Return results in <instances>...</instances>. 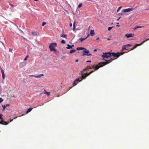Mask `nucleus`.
<instances>
[{
	"instance_id": "f257e3e1",
	"label": "nucleus",
	"mask_w": 149,
	"mask_h": 149,
	"mask_svg": "<svg viewBox=\"0 0 149 149\" xmlns=\"http://www.w3.org/2000/svg\"><path fill=\"white\" fill-rule=\"evenodd\" d=\"M103 59L104 60L106 61V62H100V63H99L98 64L96 65L95 66L94 65L92 66V67L94 69H95L94 70H93L94 71L96 70H98L100 68L102 67L104 65L108 64L113 60L111 58H110L109 60H107L105 59L104 58H103Z\"/></svg>"
},
{
	"instance_id": "f03ea898",
	"label": "nucleus",
	"mask_w": 149,
	"mask_h": 149,
	"mask_svg": "<svg viewBox=\"0 0 149 149\" xmlns=\"http://www.w3.org/2000/svg\"><path fill=\"white\" fill-rule=\"evenodd\" d=\"M89 68H90V67H86L85 69H83V70L81 71V77H80V81H82L83 79H85L86 77L89 75L91 74L94 71H91L89 73H85L84 74H83V72H84V70L85 71L87 70H88Z\"/></svg>"
},
{
	"instance_id": "7ed1b4c3",
	"label": "nucleus",
	"mask_w": 149,
	"mask_h": 149,
	"mask_svg": "<svg viewBox=\"0 0 149 149\" xmlns=\"http://www.w3.org/2000/svg\"><path fill=\"white\" fill-rule=\"evenodd\" d=\"M124 53L123 52H120L117 53H114L113 52L110 53V55L114 57H118L121 55L123 54Z\"/></svg>"
},
{
	"instance_id": "20e7f679",
	"label": "nucleus",
	"mask_w": 149,
	"mask_h": 149,
	"mask_svg": "<svg viewBox=\"0 0 149 149\" xmlns=\"http://www.w3.org/2000/svg\"><path fill=\"white\" fill-rule=\"evenodd\" d=\"M57 44L56 43H51L49 46L50 51H53L54 49V47L57 46Z\"/></svg>"
},
{
	"instance_id": "39448f33",
	"label": "nucleus",
	"mask_w": 149,
	"mask_h": 149,
	"mask_svg": "<svg viewBox=\"0 0 149 149\" xmlns=\"http://www.w3.org/2000/svg\"><path fill=\"white\" fill-rule=\"evenodd\" d=\"M111 56L110 55V52L103 53V54L102 55V57L103 58H107Z\"/></svg>"
},
{
	"instance_id": "423d86ee",
	"label": "nucleus",
	"mask_w": 149,
	"mask_h": 149,
	"mask_svg": "<svg viewBox=\"0 0 149 149\" xmlns=\"http://www.w3.org/2000/svg\"><path fill=\"white\" fill-rule=\"evenodd\" d=\"M134 9V8H129L127 9H123L122 10V11L123 12H130Z\"/></svg>"
},
{
	"instance_id": "0eeeda50",
	"label": "nucleus",
	"mask_w": 149,
	"mask_h": 149,
	"mask_svg": "<svg viewBox=\"0 0 149 149\" xmlns=\"http://www.w3.org/2000/svg\"><path fill=\"white\" fill-rule=\"evenodd\" d=\"M149 40V38L148 39L146 40H144L140 44H137L136 45L134 46L131 49V50H133V49H134L136 48L138 46H139L140 45H141L144 42H145Z\"/></svg>"
},
{
	"instance_id": "6e6552de",
	"label": "nucleus",
	"mask_w": 149,
	"mask_h": 149,
	"mask_svg": "<svg viewBox=\"0 0 149 149\" xmlns=\"http://www.w3.org/2000/svg\"><path fill=\"white\" fill-rule=\"evenodd\" d=\"M89 53V51L88 50L86 51L85 50L84 51V54L82 55V56L84 55H87L88 56H92V55L91 54H89L88 53Z\"/></svg>"
},
{
	"instance_id": "1a4fd4ad",
	"label": "nucleus",
	"mask_w": 149,
	"mask_h": 149,
	"mask_svg": "<svg viewBox=\"0 0 149 149\" xmlns=\"http://www.w3.org/2000/svg\"><path fill=\"white\" fill-rule=\"evenodd\" d=\"M134 33H131L130 34L127 33L125 35V36L127 38H129L131 37H132L134 36Z\"/></svg>"
},
{
	"instance_id": "9d476101",
	"label": "nucleus",
	"mask_w": 149,
	"mask_h": 149,
	"mask_svg": "<svg viewBox=\"0 0 149 149\" xmlns=\"http://www.w3.org/2000/svg\"><path fill=\"white\" fill-rule=\"evenodd\" d=\"M44 76L43 74H41L38 75H30L29 76L30 77H33L36 78H40L42 77V76Z\"/></svg>"
},
{
	"instance_id": "9b49d317",
	"label": "nucleus",
	"mask_w": 149,
	"mask_h": 149,
	"mask_svg": "<svg viewBox=\"0 0 149 149\" xmlns=\"http://www.w3.org/2000/svg\"><path fill=\"white\" fill-rule=\"evenodd\" d=\"M1 71L2 73V78L3 79L5 78V76L4 73V70L1 68Z\"/></svg>"
},
{
	"instance_id": "f8f14e48",
	"label": "nucleus",
	"mask_w": 149,
	"mask_h": 149,
	"mask_svg": "<svg viewBox=\"0 0 149 149\" xmlns=\"http://www.w3.org/2000/svg\"><path fill=\"white\" fill-rule=\"evenodd\" d=\"M0 124L2 125H7L8 123L4 121L3 120H1L0 122Z\"/></svg>"
},
{
	"instance_id": "ddd939ff",
	"label": "nucleus",
	"mask_w": 149,
	"mask_h": 149,
	"mask_svg": "<svg viewBox=\"0 0 149 149\" xmlns=\"http://www.w3.org/2000/svg\"><path fill=\"white\" fill-rule=\"evenodd\" d=\"M89 35H88L85 38H80L79 39V40H80V42H81L82 41H83L84 40H86L88 37H89Z\"/></svg>"
},
{
	"instance_id": "4468645a",
	"label": "nucleus",
	"mask_w": 149,
	"mask_h": 149,
	"mask_svg": "<svg viewBox=\"0 0 149 149\" xmlns=\"http://www.w3.org/2000/svg\"><path fill=\"white\" fill-rule=\"evenodd\" d=\"M128 46H127V45H123L122 47L123 50L128 49Z\"/></svg>"
},
{
	"instance_id": "2eb2a0df",
	"label": "nucleus",
	"mask_w": 149,
	"mask_h": 149,
	"mask_svg": "<svg viewBox=\"0 0 149 149\" xmlns=\"http://www.w3.org/2000/svg\"><path fill=\"white\" fill-rule=\"evenodd\" d=\"M84 49H85V50H86V48L82 47H78L77 48V50H82Z\"/></svg>"
},
{
	"instance_id": "dca6fc26",
	"label": "nucleus",
	"mask_w": 149,
	"mask_h": 149,
	"mask_svg": "<svg viewBox=\"0 0 149 149\" xmlns=\"http://www.w3.org/2000/svg\"><path fill=\"white\" fill-rule=\"evenodd\" d=\"M62 31H63V30ZM61 36L62 37L64 38H66L67 35H66L64 34H63H63L61 35Z\"/></svg>"
},
{
	"instance_id": "f3484780",
	"label": "nucleus",
	"mask_w": 149,
	"mask_h": 149,
	"mask_svg": "<svg viewBox=\"0 0 149 149\" xmlns=\"http://www.w3.org/2000/svg\"><path fill=\"white\" fill-rule=\"evenodd\" d=\"M95 34L94 33V31L93 30H91L90 32V34L91 36H93V35Z\"/></svg>"
},
{
	"instance_id": "a211bd4d",
	"label": "nucleus",
	"mask_w": 149,
	"mask_h": 149,
	"mask_svg": "<svg viewBox=\"0 0 149 149\" xmlns=\"http://www.w3.org/2000/svg\"><path fill=\"white\" fill-rule=\"evenodd\" d=\"M32 34L34 36H36L38 35V33L36 32H32Z\"/></svg>"
},
{
	"instance_id": "6ab92c4d",
	"label": "nucleus",
	"mask_w": 149,
	"mask_h": 149,
	"mask_svg": "<svg viewBox=\"0 0 149 149\" xmlns=\"http://www.w3.org/2000/svg\"><path fill=\"white\" fill-rule=\"evenodd\" d=\"M32 109H33L32 108H29L28 109V110H27V111H26V113H28L29 112H30L32 110Z\"/></svg>"
},
{
	"instance_id": "aec40b11",
	"label": "nucleus",
	"mask_w": 149,
	"mask_h": 149,
	"mask_svg": "<svg viewBox=\"0 0 149 149\" xmlns=\"http://www.w3.org/2000/svg\"><path fill=\"white\" fill-rule=\"evenodd\" d=\"M53 51H54V53L56 54H59V52L57 51L56 49H54V50H53Z\"/></svg>"
},
{
	"instance_id": "412c9836",
	"label": "nucleus",
	"mask_w": 149,
	"mask_h": 149,
	"mask_svg": "<svg viewBox=\"0 0 149 149\" xmlns=\"http://www.w3.org/2000/svg\"><path fill=\"white\" fill-rule=\"evenodd\" d=\"M144 26H137V27H134L133 28V29L134 30H135L137 28H140L142 27H143Z\"/></svg>"
},
{
	"instance_id": "4be33fe9",
	"label": "nucleus",
	"mask_w": 149,
	"mask_h": 149,
	"mask_svg": "<svg viewBox=\"0 0 149 149\" xmlns=\"http://www.w3.org/2000/svg\"><path fill=\"white\" fill-rule=\"evenodd\" d=\"M76 51V50H75L74 49H73L72 50L70 51V54H72V53H74Z\"/></svg>"
},
{
	"instance_id": "5701e85b",
	"label": "nucleus",
	"mask_w": 149,
	"mask_h": 149,
	"mask_svg": "<svg viewBox=\"0 0 149 149\" xmlns=\"http://www.w3.org/2000/svg\"><path fill=\"white\" fill-rule=\"evenodd\" d=\"M67 45V46L66 47V48L67 49H72L71 45H69V44H68Z\"/></svg>"
},
{
	"instance_id": "b1692460",
	"label": "nucleus",
	"mask_w": 149,
	"mask_h": 149,
	"mask_svg": "<svg viewBox=\"0 0 149 149\" xmlns=\"http://www.w3.org/2000/svg\"><path fill=\"white\" fill-rule=\"evenodd\" d=\"M80 78H77L75 79L74 81L75 82H76L78 81H80Z\"/></svg>"
},
{
	"instance_id": "393cba45",
	"label": "nucleus",
	"mask_w": 149,
	"mask_h": 149,
	"mask_svg": "<svg viewBox=\"0 0 149 149\" xmlns=\"http://www.w3.org/2000/svg\"><path fill=\"white\" fill-rule=\"evenodd\" d=\"M2 107L3 108V110H2L3 111L5 109L6 107V106H5V105H2Z\"/></svg>"
},
{
	"instance_id": "a878e982",
	"label": "nucleus",
	"mask_w": 149,
	"mask_h": 149,
	"mask_svg": "<svg viewBox=\"0 0 149 149\" xmlns=\"http://www.w3.org/2000/svg\"><path fill=\"white\" fill-rule=\"evenodd\" d=\"M61 43H62L64 44L65 43V41L63 40H62L61 41Z\"/></svg>"
},
{
	"instance_id": "bb28decb",
	"label": "nucleus",
	"mask_w": 149,
	"mask_h": 149,
	"mask_svg": "<svg viewBox=\"0 0 149 149\" xmlns=\"http://www.w3.org/2000/svg\"><path fill=\"white\" fill-rule=\"evenodd\" d=\"M13 51V49L11 48H9V52H12V51Z\"/></svg>"
},
{
	"instance_id": "cd10ccee",
	"label": "nucleus",
	"mask_w": 149,
	"mask_h": 149,
	"mask_svg": "<svg viewBox=\"0 0 149 149\" xmlns=\"http://www.w3.org/2000/svg\"><path fill=\"white\" fill-rule=\"evenodd\" d=\"M121 8H122V7L121 6L119 7L118 8V10H117V12H118Z\"/></svg>"
},
{
	"instance_id": "c85d7f7f",
	"label": "nucleus",
	"mask_w": 149,
	"mask_h": 149,
	"mask_svg": "<svg viewBox=\"0 0 149 149\" xmlns=\"http://www.w3.org/2000/svg\"><path fill=\"white\" fill-rule=\"evenodd\" d=\"M82 3H81L80 4H79L78 5V7L79 8H80L82 6Z\"/></svg>"
},
{
	"instance_id": "c756f323",
	"label": "nucleus",
	"mask_w": 149,
	"mask_h": 149,
	"mask_svg": "<svg viewBox=\"0 0 149 149\" xmlns=\"http://www.w3.org/2000/svg\"><path fill=\"white\" fill-rule=\"evenodd\" d=\"M3 100L1 98H0V103H1L3 101Z\"/></svg>"
},
{
	"instance_id": "7c9ffc66",
	"label": "nucleus",
	"mask_w": 149,
	"mask_h": 149,
	"mask_svg": "<svg viewBox=\"0 0 149 149\" xmlns=\"http://www.w3.org/2000/svg\"><path fill=\"white\" fill-rule=\"evenodd\" d=\"M46 24V23L45 22H43L42 23V26H44L45 24Z\"/></svg>"
},
{
	"instance_id": "2f4dec72",
	"label": "nucleus",
	"mask_w": 149,
	"mask_h": 149,
	"mask_svg": "<svg viewBox=\"0 0 149 149\" xmlns=\"http://www.w3.org/2000/svg\"><path fill=\"white\" fill-rule=\"evenodd\" d=\"M113 28V27H109L108 28V31H110L111 29Z\"/></svg>"
},
{
	"instance_id": "473e14b6",
	"label": "nucleus",
	"mask_w": 149,
	"mask_h": 149,
	"mask_svg": "<svg viewBox=\"0 0 149 149\" xmlns=\"http://www.w3.org/2000/svg\"><path fill=\"white\" fill-rule=\"evenodd\" d=\"M75 21H74L73 23V28H75Z\"/></svg>"
},
{
	"instance_id": "72a5a7b5",
	"label": "nucleus",
	"mask_w": 149,
	"mask_h": 149,
	"mask_svg": "<svg viewBox=\"0 0 149 149\" xmlns=\"http://www.w3.org/2000/svg\"><path fill=\"white\" fill-rule=\"evenodd\" d=\"M13 119H10V121H8V122H7V123H10V122H11V121H13Z\"/></svg>"
},
{
	"instance_id": "f704fd0d",
	"label": "nucleus",
	"mask_w": 149,
	"mask_h": 149,
	"mask_svg": "<svg viewBox=\"0 0 149 149\" xmlns=\"http://www.w3.org/2000/svg\"><path fill=\"white\" fill-rule=\"evenodd\" d=\"M6 107H8L10 106V104H6Z\"/></svg>"
},
{
	"instance_id": "c9c22d12",
	"label": "nucleus",
	"mask_w": 149,
	"mask_h": 149,
	"mask_svg": "<svg viewBox=\"0 0 149 149\" xmlns=\"http://www.w3.org/2000/svg\"><path fill=\"white\" fill-rule=\"evenodd\" d=\"M76 82H75L74 81V82L73 83V85L74 86H75V85H76V84H76Z\"/></svg>"
},
{
	"instance_id": "e433bc0d",
	"label": "nucleus",
	"mask_w": 149,
	"mask_h": 149,
	"mask_svg": "<svg viewBox=\"0 0 149 149\" xmlns=\"http://www.w3.org/2000/svg\"><path fill=\"white\" fill-rule=\"evenodd\" d=\"M2 114H0V119L1 120H3V118L1 117Z\"/></svg>"
},
{
	"instance_id": "4c0bfd02",
	"label": "nucleus",
	"mask_w": 149,
	"mask_h": 149,
	"mask_svg": "<svg viewBox=\"0 0 149 149\" xmlns=\"http://www.w3.org/2000/svg\"><path fill=\"white\" fill-rule=\"evenodd\" d=\"M127 46H128V47H130V46H132V45H130V44H127Z\"/></svg>"
},
{
	"instance_id": "58836bf2",
	"label": "nucleus",
	"mask_w": 149,
	"mask_h": 149,
	"mask_svg": "<svg viewBox=\"0 0 149 149\" xmlns=\"http://www.w3.org/2000/svg\"><path fill=\"white\" fill-rule=\"evenodd\" d=\"M50 94V92H47V96H49Z\"/></svg>"
},
{
	"instance_id": "ea45409f",
	"label": "nucleus",
	"mask_w": 149,
	"mask_h": 149,
	"mask_svg": "<svg viewBox=\"0 0 149 149\" xmlns=\"http://www.w3.org/2000/svg\"><path fill=\"white\" fill-rule=\"evenodd\" d=\"M19 30L20 31H21V32L22 33H23V32L20 29H19Z\"/></svg>"
},
{
	"instance_id": "a19ab883",
	"label": "nucleus",
	"mask_w": 149,
	"mask_h": 149,
	"mask_svg": "<svg viewBox=\"0 0 149 149\" xmlns=\"http://www.w3.org/2000/svg\"><path fill=\"white\" fill-rule=\"evenodd\" d=\"M9 4H10V5L12 7H13V5L11 3H10Z\"/></svg>"
},
{
	"instance_id": "79ce46f5",
	"label": "nucleus",
	"mask_w": 149,
	"mask_h": 149,
	"mask_svg": "<svg viewBox=\"0 0 149 149\" xmlns=\"http://www.w3.org/2000/svg\"><path fill=\"white\" fill-rule=\"evenodd\" d=\"M120 18H121V17H119V18H118L117 20V21H118L119 20V19Z\"/></svg>"
},
{
	"instance_id": "37998d69",
	"label": "nucleus",
	"mask_w": 149,
	"mask_h": 149,
	"mask_svg": "<svg viewBox=\"0 0 149 149\" xmlns=\"http://www.w3.org/2000/svg\"><path fill=\"white\" fill-rule=\"evenodd\" d=\"M86 62H91V61H86Z\"/></svg>"
},
{
	"instance_id": "c03bdc74",
	"label": "nucleus",
	"mask_w": 149,
	"mask_h": 149,
	"mask_svg": "<svg viewBox=\"0 0 149 149\" xmlns=\"http://www.w3.org/2000/svg\"><path fill=\"white\" fill-rule=\"evenodd\" d=\"M72 26V23H70V27Z\"/></svg>"
},
{
	"instance_id": "a18cd8bd",
	"label": "nucleus",
	"mask_w": 149,
	"mask_h": 149,
	"mask_svg": "<svg viewBox=\"0 0 149 149\" xmlns=\"http://www.w3.org/2000/svg\"><path fill=\"white\" fill-rule=\"evenodd\" d=\"M45 91V92L44 93L45 94H47V91H46L45 90H44Z\"/></svg>"
},
{
	"instance_id": "49530a36",
	"label": "nucleus",
	"mask_w": 149,
	"mask_h": 149,
	"mask_svg": "<svg viewBox=\"0 0 149 149\" xmlns=\"http://www.w3.org/2000/svg\"><path fill=\"white\" fill-rule=\"evenodd\" d=\"M0 42L2 43V44H3V45L4 46V44L2 42H1V41H0Z\"/></svg>"
},
{
	"instance_id": "de8ad7c7",
	"label": "nucleus",
	"mask_w": 149,
	"mask_h": 149,
	"mask_svg": "<svg viewBox=\"0 0 149 149\" xmlns=\"http://www.w3.org/2000/svg\"><path fill=\"white\" fill-rule=\"evenodd\" d=\"M99 38H96V40H99Z\"/></svg>"
},
{
	"instance_id": "09e8293b",
	"label": "nucleus",
	"mask_w": 149,
	"mask_h": 149,
	"mask_svg": "<svg viewBox=\"0 0 149 149\" xmlns=\"http://www.w3.org/2000/svg\"><path fill=\"white\" fill-rule=\"evenodd\" d=\"M74 45H71V48H72V47H74Z\"/></svg>"
},
{
	"instance_id": "8fccbe9b",
	"label": "nucleus",
	"mask_w": 149,
	"mask_h": 149,
	"mask_svg": "<svg viewBox=\"0 0 149 149\" xmlns=\"http://www.w3.org/2000/svg\"><path fill=\"white\" fill-rule=\"evenodd\" d=\"M27 59V58H25L24 59V61H26Z\"/></svg>"
},
{
	"instance_id": "3c124183",
	"label": "nucleus",
	"mask_w": 149,
	"mask_h": 149,
	"mask_svg": "<svg viewBox=\"0 0 149 149\" xmlns=\"http://www.w3.org/2000/svg\"><path fill=\"white\" fill-rule=\"evenodd\" d=\"M75 28H73V29H72L73 31H74L75 30Z\"/></svg>"
},
{
	"instance_id": "603ef678",
	"label": "nucleus",
	"mask_w": 149,
	"mask_h": 149,
	"mask_svg": "<svg viewBox=\"0 0 149 149\" xmlns=\"http://www.w3.org/2000/svg\"><path fill=\"white\" fill-rule=\"evenodd\" d=\"M78 60L77 59L76 60V61H75V62H78Z\"/></svg>"
},
{
	"instance_id": "864d4df0",
	"label": "nucleus",
	"mask_w": 149,
	"mask_h": 149,
	"mask_svg": "<svg viewBox=\"0 0 149 149\" xmlns=\"http://www.w3.org/2000/svg\"><path fill=\"white\" fill-rule=\"evenodd\" d=\"M120 26L119 25H116V26H117V27H118V26Z\"/></svg>"
},
{
	"instance_id": "5fc2aeb1",
	"label": "nucleus",
	"mask_w": 149,
	"mask_h": 149,
	"mask_svg": "<svg viewBox=\"0 0 149 149\" xmlns=\"http://www.w3.org/2000/svg\"><path fill=\"white\" fill-rule=\"evenodd\" d=\"M97 51V50H96V49H94V51H95H95Z\"/></svg>"
},
{
	"instance_id": "6e6d98bb",
	"label": "nucleus",
	"mask_w": 149,
	"mask_h": 149,
	"mask_svg": "<svg viewBox=\"0 0 149 149\" xmlns=\"http://www.w3.org/2000/svg\"><path fill=\"white\" fill-rule=\"evenodd\" d=\"M28 56H29L28 55H27L26 58H27L28 57Z\"/></svg>"
},
{
	"instance_id": "4d7b16f0",
	"label": "nucleus",
	"mask_w": 149,
	"mask_h": 149,
	"mask_svg": "<svg viewBox=\"0 0 149 149\" xmlns=\"http://www.w3.org/2000/svg\"><path fill=\"white\" fill-rule=\"evenodd\" d=\"M110 40V39H109V38H108V39H107V40Z\"/></svg>"
},
{
	"instance_id": "13d9d810",
	"label": "nucleus",
	"mask_w": 149,
	"mask_h": 149,
	"mask_svg": "<svg viewBox=\"0 0 149 149\" xmlns=\"http://www.w3.org/2000/svg\"><path fill=\"white\" fill-rule=\"evenodd\" d=\"M35 1H38V0H34Z\"/></svg>"
},
{
	"instance_id": "bf43d9fd",
	"label": "nucleus",
	"mask_w": 149,
	"mask_h": 149,
	"mask_svg": "<svg viewBox=\"0 0 149 149\" xmlns=\"http://www.w3.org/2000/svg\"><path fill=\"white\" fill-rule=\"evenodd\" d=\"M146 10H149V9H146Z\"/></svg>"
},
{
	"instance_id": "052dcab7",
	"label": "nucleus",
	"mask_w": 149,
	"mask_h": 149,
	"mask_svg": "<svg viewBox=\"0 0 149 149\" xmlns=\"http://www.w3.org/2000/svg\"><path fill=\"white\" fill-rule=\"evenodd\" d=\"M17 118V117H15V118L14 119H15V118Z\"/></svg>"
},
{
	"instance_id": "680f3d73",
	"label": "nucleus",
	"mask_w": 149,
	"mask_h": 149,
	"mask_svg": "<svg viewBox=\"0 0 149 149\" xmlns=\"http://www.w3.org/2000/svg\"><path fill=\"white\" fill-rule=\"evenodd\" d=\"M117 24H119V23H117Z\"/></svg>"
},
{
	"instance_id": "e2e57ef3",
	"label": "nucleus",
	"mask_w": 149,
	"mask_h": 149,
	"mask_svg": "<svg viewBox=\"0 0 149 149\" xmlns=\"http://www.w3.org/2000/svg\"><path fill=\"white\" fill-rule=\"evenodd\" d=\"M51 0L53 1H54V0Z\"/></svg>"
},
{
	"instance_id": "0e129e2a",
	"label": "nucleus",
	"mask_w": 149,
	"mask_h": 149,
	"mask_svg": "<svg viewBox=\"0 0 149 149\" xmlns=\"http://www.w3.org/2000/svg\"><path fill=\"white\" fill-rule=\"evenodd\" d=\"M121 15H123L122 14H120Z\"/></svg>"
}]
</instances>
